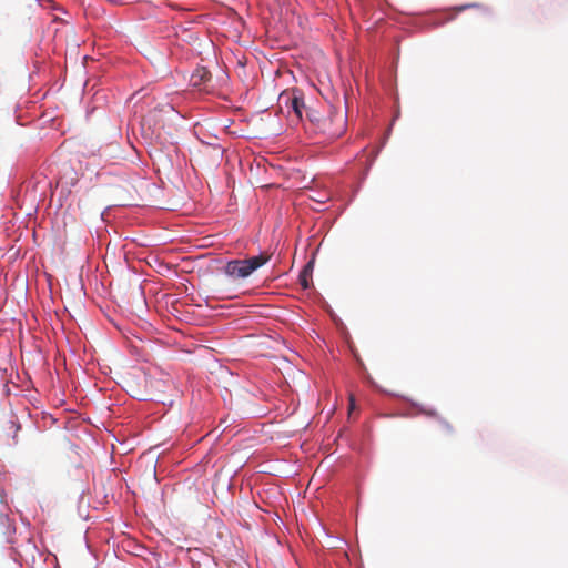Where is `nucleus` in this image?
I'll return each mask as SVG.
<instances>
[{
	"mask_svg": "<svg viewBox=\"0 0 568 568\" xmlns=\"http://www.w3.org/2000/svg\"><path fill=\"white\" fill-rule=\"evenodd\" d=\"M323 131L331 138H337L345 131V116L342 113H332L323 121Z\"/></svg>",
	"mask_w": 568,
	"mask_h": 568,
	"instance_id": "4",
	"label": "nucleus"
},
{
	"mask_svg": "<svg viewBox=\"0 0 568 568\" xmlns=\"http://www.w3.org/2000/svg\"><path fill=\"white\" fill-rule=\"evenodd\" d=\"M52 24L55 26L54 29H52V32L54 33H58V32H68V30H63L62 28H69V23L62 19H59V18H54V20L52 21Z\"/></svg>",
	"mask_w": 568,
	"mask_h": 568,
	"instance_id": "6",
	"label": "nucleus"
},
{
	"mask_svg": "<svg viewBox=\"0 0 568 568\" xmlns=\"http://www.w3.org/2000/svg\"><path fill=\"white\" fill-rule=\"evenodd\" d=\"M190 83L199 91L210 93L213 91L212 74L205 67H197L191 78Z\"/></svg>",
	"mask_w": 568,
	"mask_h": 568,
	"instance_id": "3",
	"label": "nucleus"
},
{
	"mask_svg": "<svg viewBox=\"0 0 568 568\" xmlns=\"http://www.w3.org/2000/svg\"><path fill=\"white\" fill-rule=\"evenodd\" d=\"M311 268H312V263H308L300 274V284L305 290L308 288V286H310L308 278L311 277Z\"/></svg>",
	"mask_w": 568,
	"mask_h": 568,
	"instance_id": "5",
	"label": "nucleus"
},
{
	"mask_svg": "<svg viewBox=\"0 0 568 568\" xmlns=\"http://www.w3.org/2000/svg\"><path fill=\"white\" fill-rule=\"evenodd\" d=\"M278 108L281 111L286 110L288 113L293 111L296 119L302 120L303 110L305 109L302 92L296 89L283 91L278 97Z\"/></svg>",
	"mask_w": 568,
	"mask_h": 568,
	"instance_id": "2",
	"label": "nucleus"
},
{
	"mask_svg": "<svg viewBox=\"0 0 568 568\" xmlns=\"http://www.w3.org/2000/svg\"><path fill=\"white\" fill-rule=\"evenodd\" d=\"M271 258V254L261 253L257 256H253L245 260H232L226 263L224 272L226 275L233 278H246L254 271L265 265Z\"/></svg>",
	"mask_w": 568,
	"mask_h": 568,
	"instance_id": "1",
	"label": "nucleus"
},
{
	"mask_svg": "<svg viewBox=\"0 0 568 568\" xmlns=\"http://www.w3.org/2000/svg\"><path fill=\"white\" fill-rule=\"evenodd\" d=\"M426 414H427L428 416H436V412H435V410L426 412Z\"/></svg>",
	"mask_w": 568,
	"mask_h": 568,
	"instance_id": "9",
	"label": "nucleus"
},
{
	"mask_svg": "<svg viewBox=\"0 0 568 568\" xmlns=\"http://www.w3.org/2000/svg\"><path fill=\"white\" fill-rule=\"evenodd\" d=\"M468 8H477V9H483V6L478 4V3H469V4H465V6H462V7H458L456 8V11L457 12H460L465 9H468Z\"/></svg>",
	"mask_w": 568,
	"mask_h": 568,
	"instance_id": "7",
	"label": "nucleus"
},
{
	"mask_svg": "<svg viewBox=\"0 0 568 568\" xmlns=\"http://www.w3.org/2000/svg\"><path fill=\"white\" fill-rule=\"evenodd\" d=\"M440 425L443 426V428L449 433V434H453L454 433V428L453 426L447 422V420H442L440 422Z\"/></svg>",
	"mask_w": 568,
	"mask_h": 568,
	"instance_id": "8",
	"label": "nucleus"
}]
</instances>
